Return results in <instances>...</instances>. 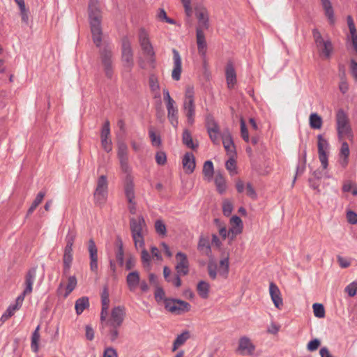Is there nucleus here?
Segmentation results:
<instances>
[{
  "label": "nucleus",
  "instance_id": "cd10ccee",
  "mask_svg": "<svg viewBox=\"0 0 357 357\" xmlns=\"http://www.w3.org/2000/svg\"><path fill=\"white\" fill-rule=\"evenodd\" d=\"M163 275L166 282L172 283L176 287L181 286L180 276L177 273L172 276L171 269L168 266L163 268Z\"/></svg>",
  "mask_w": 357,
  "mask_h": 357
},
{
  "label": "nucleus",
  "instance_id": "052dcab7",
  "mask_svg": "<svg viewBox=\"0 0 357 357\" xmlns=\"http://www.w3.org/2000/svg\"><path fill=\"white\" fill-rule=\"evenodd\" d=\"M75 238H76V233L73 231H70V230L68 231V233L66 237V247L69 248H73Z\"/></svg>",
  "mask_w": 357,
  "mask_h": 357
},
{
  "label": "nucleus",
  "instance_id": "393cba45",
  "mask_svg": "<svg viewBox=\"0 0 357 357\" xmlns=\"http://www.w3.org/2000/svg\"><path fill=\"white\" fill-rule=\"evenodd\" d=\"M73 262V248L65 247L63 256V273L67 275L69 273Z\"/></svg>",
  "mask_w": 357,
  "mask_h": 357
},
{
  "label": "nucleus",
  "instance_id": "58836bf2",
  "mask_svg": "<svg viewBox=\"0 0 357 357\" xmlns=\"http://www.w3.org/2000/svg\"><path fill=\"white\" fill-rule=\"evenodd\" d=\"M203 174L208 181H211L214 174L213 164L211 160H207L204 163Z\"/></svg>",
  "mask_w": 357,
  "mask_h": 357
},
{
  "label": "nucleus",
  "instance_id": "c756f323",
  "mask_svg": "<svg viewBox=\"0 0 357 357\" xmlns=\"http://www.w3.org/2000/svg\"><path fill=\"white\" fill-rule=\"evenodd\" d=\"M126 282L130 291H134L140 282V276L138 271H135L129 273L126 276Z\"/></svg>",
  "mask_w": 357,
  "mask_h": 357
},
{
  "label": "nucleus",
  "instance_id": "603ef678",
  "mask_svg": "<svg viewBox=\"0 0 357 357\" xmlns=\"http://www.w3.org/2000/svg\"><path fill=\"white\" fill-rule=\"evenodd\" d=\"M240 124H241V135L245 142H248L250 141L248 130L246 127L245 122L243 120V119H242V118L241 119Z\"/></svg>",
  "mask_w": 357,
  "mask_h": 357
},
{
  "label": "nucleus",
  "instance_id": "de8ad7c7",
  "mask_svg": "<svg viewBox=\"0 0 357 357\" xmlns=\"http://www.w3.org/2000/svg\"><path fill=\"white\" fill-rule=\"evenodd\" d=\"M217 264L213 260H210L207 265V271L211 279L215 280L217 278Z\"/></svg>",
  "mask_w": 357,
  "mask_h": 357
},
{
  "label": "nucleus",
  "instance_id": "473e14b6",
  "mask_svg": "<svg viewBox=\"0 0 357 357\" xmlns=\"http://www.w3.org/2000/svg\"><path fill=\"white\" fill-rule=\"evenodd\" d=\"M167 117L171 124L176 128L178 127V109L175 105H167Z\"/></svg>",
  "mask_w": 357,
  "mask_h": 357
},
{
  "label": "nucleus",
  "instance_id": "9b49d317",
  "mask_svg": "<svg viewBox=\"0 0 357 357\" xmlns=\"http://www.w3.org/2000/svg\"><path fill=\"white\" fill-rule=\"evenodd\" d=\"M177 264L175 266L177 274L181 275H186L189 273V261L187 255L182 252H178L176 255Z\"/></svg>",
  "mask_w": 357,
  "mask_h": 357
},
{
  "label": "nucleus",
  "instance_id": "1a4fd4ad",
  "mask_svg": "<svg viewBox=\"0 0 357 357\" xmlns=\"http://www.w3.org/2000/svg\"><path fill=\"white\" fill-rule=\"evenodd\" d=\"M126 316L124 307L117 306L112 310L111 317L107 323L112 328H119L122 325Z\"/></svg>",
  "mask_w": 357,
  "mask_h": 357
},
{
  "label": "nucleus",
  "instance_id": "c03bdc74",
  "mask_svg": "<svg viewBox=\"0 0 357 357\" xmlns=\"http://www.w3.org/2000/svg\"><path fill=\"white\" fill-rule=\"evenodd\" d=\"M329 144L328 141L324 138L322 135H317V148L318 152H326L328 149Z\"/></svg>",
  "mask_w": 357,
  "mask_h": 357
},
{
  "label": "nucleus",
  "instance_id": "a18cd8bd",
  "mask_svg": "<svg viewBox=\"0 0 357 357\" xmlns=\"http://www.w3.org/2000/svg\"><path fill=\"white\" fill-rule=\"evenodd\" d=\"M77 278L75 275L70 276L68 280V284L66 289L64 297L66 298L76 287Z\"/></svg>",
  "mask_w": 357,
  "mask_h": 357
},
{
  "label": "nucleus",
  "instance_id": "bf43d9fd",
  "mask_svg": "<svg viewBox=\"0 0 357 357\" xmlns=\"http://www.w3.org/2000/svg\"><path fill=\"white\" fill-rule=\"evenodd\" d=\"M141 259L144 267L150 266L151 256L146 249H143L141 253Z\"/></svg>",
  "mask_w": 357,
  "mask_h": 357
},
{
  "label": "nucleus",
  "instance_id": "4d7b16f0",
  "mask_svg": "<svg viewBox=\"0 0 357 357\" xmlns=\"http://www.w3.org/2000/svg\"><path fill=\"white\" fill-rule=\"evenodd\" d=\"M149 134L152 145L157 147L160 146L161 145V138L160 135H156L153 130H150Z\"/></svg>",
  "mask_w": 357,
  "mask_h": 357
},
{
  "label": "nucleus",
  "instance_id": "49530a36",
  "mask_svg": "<svg viewBox=\"0 0 357 357\" xmlns=\"http://www.w3.org/2000/svg\"><path fill=\"white\" fill-rule=\"evenodd\" d=\"M17 305H10L8 306L6 312L2 314L0 318V321L2 322L6 321L9 318H10L13 315H14L15 312L18 310Z\"/></svg>",
  "mask_w": 357,
  "mask_h": 357
},
{
  "label": "nucleus",
  "instance_id": "9d476101",
  "mask_svg": "<svg viewBox=\"0 0 357 357\" xmlns=\"http://www.w3.org/2000/svg\"><path fill=\"white\" fill-rule=\"evenodd\" d=\"M122 61L124 66L131 68L133 66V54L130 43L128 38L124 37L122 39Z\"/></svg>",
  "mask_w": 357,
  "mask_h": 357
},
{
  "label": "nucleus",
  "instance_id": "39448f33",
  "mask_svg": "<svg viewBox=\"0 0 357 357\" xmlns=\"http://www.w3.org/2000/svg\"><path fill=\"white\" fill-rule=\"evenodd\" d=\"M108 181L105 175H101L97 181L96 188L93 193L94 202L96 205H103L107 198Z\"/></svg>",
  "mask_w": 357,
  "mask_h": 357
},
{
  "label": "nucleus",
  "instance_id": "ea45409f",
  "mask_svg": "<svg viewBox=\"0 0 357 357\" xmlns=\"http://www.w3.org/2000/svg\"><path fill=\"white\" fill-rule=\"evenodd\" d=\"M215 183L217 187L218 191L222 194L225 192L227 186L225 179L222 174L220 172H217L215 177Z\"/></svg>",
  "mask_w": 357,
  "mask_h": 357
},
{
  "label": "nucleus",
  "instance_id": "4be33fe9",
  "mask_svg": "<svg viewBox=\"0 0 357 357\" xmlns=\"http://www.w3.org/2000/svg\"><path fill=\"white\" fill-rule=\"evenodd\" d=\"M125 179V195L128 202L135 199L134 182L132 176L128 173Z\"/></svg>",
  "mask_w": 357,
  "mask_h": 357
},
{
  "label": "nucleus",
  "instance_id": "2eb2a0df",
  "mask_svg": "<svg viewBox=\"0 0 357 357\" xmlns=\"http://www.w3.org/2000/svg\"><path fill=\"white\" fill-rule=\"evenodd\" d=\"M195 15L198 20L196 29L206 30L209 27V17L206 8L201 7L195 9Z\"/></svg>",
  "mask_w": 357,
  "mask_h": 357
},
{
  "label": "nucleus",
  "instance_id": "e2e57ef3",
  "mask_svg": "<svg viewBox=\"0 0 357 357\" xmlns=\"http://www.w3.org/2000/svg\"><path fill=\"white\" fill-rule=\"evenodd\" d=\"M234 157H229V159L226 162V169L230 172L231 174L236 173V160L234 159Z\"/></svg>",
  "mask_w": 357,
  "mask_h": 357
},
{
  "label": "nucleus",
  "instance_id": "a211bd4d",
  "mask_svg": "<svg viewBox=\"0 0 357 357\" xmlns=\"http://www.w3.org/2000/svg\"><path fill=\"white\" fill-rule=\"evenodd\" d=\"M269 294L275 307L281 309L283 306L281 292L278 287L273 282L269 284Z\"/></svg>",
  "mask_w": 357,
  "mask_h": 357
},
{
  "label": "nucleus",
  "instance_id": "aec40b11",
  "mask_svg": "<svg viewBox=\"0 0 357 357\" xmlns=\"http://www.w3.org/2000/svg\"><path fill=\"white\" fill-rule=\"evenodd\" d=\"M37 267H32L28 270L25 275L24 294H30L33 291V284L36 277Z\"/></svg>",
  "mask_w": 357,
  "mask_h": 357
},
{
  "label": "nucleus",
  "instance_id": "7ed1b4c3",
  "mask_svg": "<svg viewBox=\"0 0 357 357\" xmlns=\"http://www.w3.org/2000/svg\"><path fill=\"white\" fill-rule=\"evenodd\" d=\"M99 58L104 73L107 78L111 79L114 75L113 52L109 44L98 47Z\"/></svg>",
  "mask_w": 357,
  "mask_h": 357
},
{
  "label": "nucleus",
  "instance_id": "0e129e2a",
  "mask_svg": "<svg viewBox=\"0 0 357 357\" xmlns=\"http://www.w3.org/2000/svg\"><path fill=\"white\" fill-rule=\"evenodd\" d=\"M357 291V282H353L347 285L345 288V291L351 297L354 296L356 294Z\"/></svg>",
  "mask_w": 357,
  "mask_h": 357
},
{
  "label": "nucleus",
  "instance_id": "69168bd1",
  "mask_svg": "<svg viewBox=\"0 0 357 357\" xmlns=\"http://www.w3.org/2000/svg\"><path fill=\"white\" fill-rule=\"evenodd\" d=\"M101 303L102 305H109V291L107 286H105L101 294Z\"/></svg>",
  "mask_w": 357,
  "mask_h": 357
},
{
  "label": "nucleus",
  "instance_id": "6ab92c4d",
  "mask_svg": "<svg viewBox=\"0 0 357 357\" xmlns=\"http://www.w3.org/2000/svg\"><path fill=\"white\" fill-rule=\"evenodd\" d=\"M183 109L187 117L188 123L192 125L195 122V100H184Z\"/></svg>",
  "mask_w": 357,
  "mask_h": 357
},
{
  "label": "nucleus",
  "instance_id": "7c9ffc66",
  "mask_svg": "<svg viewBox=\"0 0 357 357\" xmlns=\"http://www.w3.org/2000/svg\"><path fill=\"white\" fill-rule=\"evenodd\" d=\"M204 30L196 29L197 49L199 54L204 55L206 50V42L204 33Z\"/></svg>",
  "mask_w": 357,
  "mask_h": 357
},
{
  "label": "nucleus",
  "instance_id": "338daca9",
  "mask_svg": "<svg viewBox=\"0 0 357 357\" xmlns=\"http://www.w3.org/2000/svg\"><path fill=\"white\" fill-rule=\"evenodd\" d=\"M246 195L252 198V199H256L257 197V192L253 188L252 185L250 183H248L246 185Z\"/></svg>",
  "mask_w": 357,
  "mask_h": 357
},
{
  "label": "nucleus",
  "instance_id": "3c124183",
  "mask_svg": "<svg viewBox=\"0 0 357 357\" xmlns=\"http://www.w3.org/2000/svg\"><path fill=\"white\" fill-rule=\"evenodd\" d=\"M154 297L158 303L160 302L161 301H163L165 303V299H169V298L165 297V290L160 286L155 287Z\"/></svg>",
  "mask_w": 357,
  "mask_h": 357
},
{
  "label": "nucleus",
  "instance_id": "f3484780",
  "mask_svg": "<svg viewBox=\"0 0 357 357\" xmlns=\"http://www.w3.org/2000/svg\"><path fill=\"white\" fill-rule=\"evenodd\" d=\"M174 68L172 71V77L175 81H178L181 79V74L182 72V63L181 58L179 52L176 50H172Z\"/></svg>",
  "mask_w": 357,
  "mask_h": 357
},
{
  "label": "nucleus",
  "instance_id": "412c9836",
  "mask_svg": "<svg viewBox=\"0 0 357 357\" xmlns=\"http://www.w3.org/2000/svg\"><path fill=\"white\" fill-rule=\"evenodd\" d=\"M225 77L228 88L232 89L236 83V73L231 61L227 63Z\"/></svg>",
  "mask_w": 357,
  "mask_h": 357
},
{
  "label": "nucleus",
  "instance_id": "79ce46f5",
  "mask_svg": "<svg viewBox=\"0 0 357 357\" xmlns=\"http://www.w3.org/2000/svg\"><path fill=\"white\" fill-rule=\"evenodd\" d=\"M39 330H40V326L38 325L31 335V350L34 353H37L39 349L38 342L40 340V333H39Z\"/></svg>",
  "mask_w": 357,
  "mask_h": 357
},
{
  "label": "nucleus",
  "instance_id": "b1692460",
  "mask_svg": "<svg viewBox=\"0 0 357 357\" xmlns=\"http://www.w3.org/2000/svg\"><path fill=\"white\" fill-rule=\"evenodd\" d=\"M230 222L232 227L229 229V234H231V240L232 241L236 235L242 232L243 222L241 219L237 215L232 216Z\"/></svg>",
  "mask_w": 357,
  "mask_h": 357
},
{
  "label": "nucleus",
  "instance_id": "72a5a7b5",
  "mask_svg": "<svg viewBox=\"0 0 357 357\" xmlns=\"http://www.w3.org/2000/svg\"><path fill=\"white\" fill-rule=\"evenodd\" d=\"M190 337V333L188 331H185L181 334L178 335L173 343L172 351H175L183 345Z\"/></svg>",
  "mask_w": 357,
  "mask_h": 357
},
{
  "label": "nucleus",
  "instance_id": "6e6d98bb",
  "mask_svg": "<svg viewBox=\"0 0 357 357\" xmlns=\"http://www.w3.org/2000/svg\"><path fill=\"white\" fill-rule=\"evenodd\" d=\"M109 135H110V123H109V120H106L105 122L104 123L102 130H101L100 138L101 139L109 138Z\"/></svg>",
  "mask_w": 357,
  "mask_h": 357
},
{
  "label": "nucleus",
  "instance_id": "c9c22d12",
  "mask_svg": "<svg viewBox=\"0 0 357 357\" xmlns=\"http://www.w3.org/2000/svg\"><path fill=\"white\" fill-rule=\"evenodd\" d=\"M75 310L76 313L79 315L81 314L83 311L89 307V300L86 296H83L78 298L75 302Z\"/></svg>",
  "mask_w": 357,
  "mask_h": 357
},
{
  "label": "nucleus",
  "instance_id": "f8f14e48",
  "mask_svg": "<svg viewBox=\"0 0 357 357\" xmlns=\"http://www.w3.org/2000/svg\"><path fill=\"white\" fill-rule=\"evenodd\" d=\"M255 348V345L248 337L243 336L239 338L237 350L241 354L252 356L254 354Z\"/></svg>",
  "mask_w": 357,
  "mask_h": 357
},
{
  "label": "nucleus",
  "instance_id": "a878e982",
  "mask_svg": "<svg viewBox=\"0 0 357 357\" xmlns=\"http://www.w3.org/2000/svg\"><path fill=\"white\" fill-rule=\"evenodd\" d=\"M321 3L329 24L333 25L335 23V17L331 2L330 0H321Z\"/></svg>",
  "mask_w": 357,
  "mask_h": 357
},
{
  "label": "nucleus",
  "instance_id": "8fccbe9b",
  "mask_svg": "<svg viewBox=\"0 0 357 357\" xmlns=\"http://www.w3.org/2000/svg\"><path fill=\"white\" fill-rule=\"evenodd\" d=\"M314 314L316 317L323 318L325 316L324 307L321 303H314L312 305Z\"/></svg>",
  "mask_w": 357,
  "mask_h": 357
},
{
  "label": "nucleus",
  "instance_id": "c85d7f7f",
  "mask_svg": "<svg viewBox=\"0 0 357 357\" xmlns=\"http://www.w3.org/2000/svg\"><path fill=\"white\" fill-rule=\"evenodd\" d=\"M321 56L324 59H329L333 50V45L331 40H327L322 43L320 46L317 47Z\"/></svg>",
  "mask_w": 357,
  "mask_h": 357
},
{
  "label": "nucleus",
  "instance_id": "5fc2aeb1",
  "mask_svg": "<svg viewBox=\"0 0 357 357\" xmlns=\"http://www.w3.org/2000/svg\"><path fill=\"white\" fill-rule=\"evenodd\" d=\"M346 218L348 223L351 225L357 224V213L355 211L351 209L347 210Z\"/></svg>",
  "mask_w": 357,
  "mask_h": 357
},
{
  "label": "nucleus",
  "instance_id": "37998d69",
  "mask_svg": "<svg viewBox=\"0 0 357 357\" xmlns=\"http://www.w3.org/2000/svg\"><path fill=\"white\" fill-rule=\"evenodd\" d=\"M45 195V192L43 191H40L38 193L36 197L35 198L31 206L27 211L26 217L30 215L34 211V210L38 206V205L43 200Z\"/></svg>",
  "mask_w": 357,
  "mask_h": 357
},
{
  "label": "nucleus",
  "instance_id": "4468645a",
  "mask_svg": "<svg viewBox=\"0 0 357 357\" xmlns=\"http://www.w3.org/2000/svg\"><path fill=\"white\" fill-rule=\"evenodd\" d=\"M88 251L89 253L90 259V270L95 273H98V249L95 241L93 238L89 239L88 242Z\"/></svg>",
  "mask_w": 357,
  "mask_h": 357
},
{
  "label": "nucleus",
  "instance_id": "5701e85b",
  "mask_svg": "<svg viewBox=\"0 0 357 357\" xmlns=\"http://www.w3.org/2000/svg\"><path fill=\"white\" fill-rule=\"evenodd\" d=\"M197 250L203 255L206 257L211 256V248L209 242V238L208 236L203 235L199 236L197 244Z\"/></svg>",
  "mask_w": 357,
  "mask_h": 357
},
{
  "label": "nucleus",
  "instance_id": "423d86ee",
  "mask_svg": "<svg viewBox=\"0 0 357 357\" xmlns=\"http://www.w3.org/2000/svg\"><path fill=\"white\" fill-rule=\"evenodd\" d=\"M165 308L173 314L181 315L188 312L191 309V305L186 301L170 298L165 300Z\"/></svg>",
  "mask_w": 357,
  "mask_h": 357
},
{
  "label": "nucleus",
  "instance_id": "20e7f679",
  "mask_svg": "<svg viewBox=\"0 0 357 357\" xmlns=\"http://www.w3.org/2000/svg\"><path fill=\"white\" fill-rule=\"evenodd\" d=\"M336 124L337 135L340 140L344 137L352 138V130L349 119L343 109H339L336 114Z\"/></svg>",
  "mask_w": 357,
  "mask_h": 357
},
{
  "label": "nucleus",
  "instance_id": "f03ea898",
  "mask_svg": "<svg viewBox=\"0 0 357 357\" xmlns=\"http://www.w3.org/2000/svg\"><path fill=\"white\" fill-rule=\"evenodd\" d=\"M130 229L136 248L144 246V235L146 231L147 226L143 216L130 218Z\"/></svg>",
  "mask_w": 357,
  "mask_h": 357
},
{
  "label": "nucleus",
  "instance_id": "13d9d810",
  "mask_svg": "<svg viewBox=\"0 0 357 357\" xmlns=\"http://www.w3.org/2000/svg\"><path fill=\"white\" fill-rule=\"evenodd\" d=\"M312 36L317 47L320 46L322 43L326 41L322 38L320 31L317 29L312 30Z\"/></svg>",
  "mask_w": 357,
  "mask_h": 357
},
{
  "label": "nucleus",
  "instance_id": "680f3d73",
  "mask_svg": "<svg viewBox=\"0 0 357 357\" xmlns=\"http://www.w3.org/2000/svg\"><path fill=\"white\" fill-rule=\"evenodd\" d=\"M155 161L159 165H164L167 162V155L164 151H158L155 154Z\"/></svg>",
  "mask_w": 357,
  "mask_h": 357
},
{
  "label": "nucleus",
  "instance_id": "dca6fc26",
  "mask_svg": "<svg viewBox=\"0 0 357 357\" xmlns=\"http://www.w3.org/2000/svg\"><path fill=\"white\" fill-rule=\"evenodd\" d=\"M224 148L229 157H234L236 155L235 145L231 135L228 130L225 131L221 135Z\"/></svg>",
  "mask_w": 357,
  "mask_h": 357
},
{
  "label": "nucleus",
  "instance_id": "09e8293b",
  "mask_svg": "<svg viewBox=\"0 0 357 357\" xmlns=\"http://www.w3.org/2000/svg\"><path fill=\"white\" fill-rule=\"evenodd\" d=\"M119 245L118 250L116 252V259L120 266H123L124 264V251L123 248V243L121 239H119Z\"/></svg>",
  "mask_w": 357,
  "mask_h": 357
},
{
  "label": "nucleus",
  "instance_id": "ddd939ff",
  "mask_svg": "<svg viewBox=\"0 0 357 357\" xmlns=\"http://www.w3.org/2000/svg\"><path fill=\"white\" fill-rule=\"evenodd\" d=\"M139 44L145 55L153 58L155 53L149 41L148 34L144 29H141L139 34Z\"/></svg>",
  "mask_w": 357,
  "mask_h": 357
},
{
  "label": "nucleus",
  "instance_id": "0eeeda50",
  "mask_svg": "<svg viewBox=\"0 0 357 357\" xmlns=\"http://www.w3.org/2000/svg\"><path fill=\"white\" fill-rule=\"evenodd\" d=\"M205 124L211 140L213 144H218L220 127L212 115L208 114L206 116Z\"/></svg>",
  "mask_w": 357,
  "mask_h": 357
},
{
  "label": "nucleus",
  "instance_id": "f704fd0d",
  "mask_svg": "<svg viewBox=\"0 0 357 357\" xmlns=\"http://www.w3.org/2000/svg\"><path fill=\"white\" fill-rule=\"evenodd\" d=\"M182 142L184 145H185L188 148L191 149L192 150H195L198 147V143L195 144L192 137V135L190 132L185 129L183 130L182 135Z\"/></svg>",
  "mask_w": 357,
  "mask_h": 357
},
{
  "label": "nucleus",
  "instance_id": "e433bc0d",
  "mask_svg": "<svg viewBox=\"0 0 357 357\" xmlns=\"http://www.w3.org/2000/svg\"><path fill=\"white\" fill-rule=\"evenodd\" d=\"M209 288V284L207 282L202 280L197 284V291L201 298L206 299L208 297Z\"/></svg>",
  "mask_w": 357,
  "mask_h": 357
},
{
  "label": "nucleus",
  "instance_id": "bb28decb",
  "mask_svg": "<svg viewBox=\"0 0 357 357\" xmlns=\"http://www.w3.org/2000/svg\"><path fill=\"white\" fill-rule=\"evenodd\" d=\"M182 163L186 173L193 172L195 168V159L192 153H186L183 158Z\"/></svg>",
  "mask_w": 357,
  "mask_h": 357
},
{
  "label": "nucleus",
  "instance_id": "a19ab883",
  "mask_svg": "<svg viewBox=\"0 0 357 357\" xmlns=\"http://www.w3.org/2000/svg\"><path fill=\"white\" fill-rule=\"evenodd\" d=\"M229 258L227 257L220 261V266L218 268V273L220 276L223 278H227L229 273Z\"/></svg>",
  "mask_w": 357,
  "mask_h": 357
},
{
  "label": "nucleus",
  "instance_id": "6e6552de",
  "mask_svg": "<svg viewBox=\"0 0 357 357\" xmlns=\"http://www.w3.org/2000/svg\"><path fill=\"white\" fill-rule=\"evenodd\" d=\"M117 157L119 160L120 167L124 173H128L130 171L128 165V148L123 142H118Z\"/></svg>",
  "mask_w": 357,
  "mask_h": 357
},
{
  "label": "nucleus",
  "instance_id": "f257e3e1",
  "mask_svg": "<svg viewBox=\"0 0 357 357\" xmlns=\"http://www.w3.org/2000/svg\"><path fill=\"white\" fill-rule=\"evenodd\" d=\"M88 13L93 42L96 47H100L103 34L101 26L102 15L98 0H89Z\"/></svg>",
  "mask_w": 357,
  "mask_h": 357
},
{
  "label": "nucleus",
  "instance_id": "864d4df0",
  "mask_svg": "<svg viewBox=\"0 0 357 357\" xmlns=\"http://www.w3.org/2000/svg\"><path fill=\"white\" fill-rule=\"evenodd\" d=\"M155 229L156 232L162 236H165L167 233L166 226L161 220H157L155 222Z\"/></svg>",
  "mask_w": 357,
  "mask_h": 357
},
{
  "label": "nucleus",
  "instance_id": "774afa93",
  "mask_svg": "<svg viewBox=\"0 0 357 357\" xmlns=\"http://www.w3.org/2000/svg\"><path fill=\"white\" fill-rule=\"evenodd\" d=\"M349 153L350 151L348 143L346 142H343L341 145L340 155L348 158L349 156Z\"/></svg>",
  "mask_w": 357,
  "mask_h": 357
},
{
  "label": "nucleus",
  "instance_id": "2f4dec72",
  "mask_svg": "<svg viewBox=\"0 0 357 357\" xmlns=\"http://www.w3.org/2000/svg\"><path fill=\"white\" fill-rule=\"evenodd\" d=\"M149 84L151 91L154 94V98H160L159 81L158 77L155 74H151L149 75Z\"/></svg>",
  "mask_w": 357,
  "mask_h": 357
},
{
  "label": "nucleus",
  "instance_id": "4c0bfd02",
  "mask_svg": "<svg viewBox=\"0 0 357 357\" xmlns=\"http://www.w3.org/2000/svg\"><path fill=\"white\" fill-rule=\"evenodd\" d=\"M309 123L311 128L319 130L322 126L323 120L317 113H312L310 115Z\"/></svg>",
  "mask_w": 357,
  "mask_h": 357
}]
</instances>
